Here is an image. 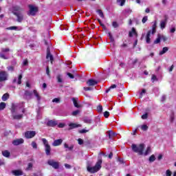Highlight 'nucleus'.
<instances>
[{"mask_svg":"<svg viewBox=\"0 0 176 176\" xmlns=\"http://www.w3.org/2000/svg\"><path fill=\"white\" fill-rule=\"evenodd\" d=\"M118 86L115 84L111 85L108 89L106 90V93H109L111 91V89H116Z\"/></svg>","mask_w":176,"mask_h":176,"instance_id":"7c9ffc66","label":"nucleus"},{"mask_svg":"<svg viewBox=\"0 0 176 176\" xmlns=\"http://www.w3.org/2000/svg\"><path fill=\"white\" fill-rule=\"evenodd\" d=\"M112 25H113V28H118V27H119V24L116 21H113L112 23Z\"/></svg>","mask_w":176,"mask_h":176,"instance_id":"09e8293b","label":"nucleus"},{"mask_svg":"<svg viewBox=\"0 0 176 176\" xmlns=\"http://www.w3.org/2000/svg\"><path fill=\"white\" fill-rule=\"evenodd\" d=\"M0 57L1 58H3L4 60H6V56H5V54L0 53Z\"/></svg>","mask_w":176,"mask_h":176,"instance_id":"69168bd1","label":"nucleus"},{"mask_svg":"<svg viewBox=\"0 0 176 176\" xmlns=\"http://www.w3.org/2000/svg\"><path fill=\"white\" fill-rule=\"evenodd\" d=\"M148 118V113H146L145 114H143L142 116V119L145 120Z\"/></svg>","mask_w":176,"mask_h":176,"instance_id":"052dcab7","label":"nucleus"},{"mask_svg":"<svg viewBox=\"0 0 176 176\" xmlns=\"http://www.w3.org/2000/svg\"><path fill=\"white\" fill-rule=\"evenodd\" d=\"M171 174H172L171 170H166V176H171Z\"/></svg>","mask_w":176,"mask_h":176,"instance_id":"338daca9","label":"nucleus"},{"mask_svg":"<svg viewBox=\"0 0 176 176\" xmlns=\"http://www.w3.org/2000/svg\"><path fill=\"white\" fill-rule=\"evenodd\" d=\"M12 13L16 16V21H18V23H21L24 20V15H23V14L16 12H13Z\"/></svg>","mask_w":176,"mask_h":176,"instance_id":"6e6552de","label":"nucleus"},{"mask_svg":"<svg viewBox=\"0 0 176 176\" xmlns=\"http://www.w3.org/2000/svg\"><path fill=\"white\" fill-rule=\"evenodd\" d=\"M168 39L167 36L164 35H161V40L163 41V42H166Z\"/></svg>","mask_w":176,"mask_h":176,"instance_id":"3c124183","label":"nucleus"},{"mask_svg":"<svg viewBox=\"0 0 176 176\" xmlns=\"http://www.w3.org/2000/svg\"><path fill=\"white\" fill-rule=\"evenodd\" d=\"M36 135V132L35 131H27L25 132V138L30 140L34 138Z\"/></svg>","mask_w":176,"mask_h":176,"instance_id":"7ed1b4c3","label":"nucleus"},{"mask_svg":"<svg viewBox=\"0 0 176 176\" xmlns=\"http://www.w3.org/2000/svg\"><path fill=\"white\" fill-rule=\"evenodd\" d=\"M46 58L47 60H50L51 61V64H53V61L54 60V58H53V55H52V54L50 53V47H47V56H46Z\"/></svg>","mask_w":176,"mask_h":176,"instance_id":"1a4fd4ad","label":"nucleus"},{"mask_svg":"<svg viewBox=\"0 0 176 176\" xmlns=\"http://www.w3.org/2000/svg\"><path fill=\"white\" fill-rule=\"evenodd\" d=\"M17 108V106L14 104V103L12 104L11 107V112L12 113H14L16 112V109Z\"/></svg>","mask_w":176,"mask_h":176,"instance_id":"2f4dec72","label":"nucleus"},{"mask_svg":"<svg viewBox=\"0 0 176 176\" xmlns=\"http://www.w3.org/2000/svg\"><path fill=\"white\" fill-rule=\"evenodd\" d=\"M161 40H162L161 34H158L157 38L154 41V45H157V43H160Z\"/></svg>","mask_w":176,"mask_h":176,"instance_id":"cd10ccee","label":"nucleus"},{"mask_svg":"<svg viewBox=\"0 0 176 176\" xmlns=\"http://www.w3.org/2000/svg\"><path fill=\"white\" fill-rule=\"evenodd\" d=\"M133 35H135V36H138V34L134 28H132L131 31L129 33V36L130 38H133Z\"/></svg>","mask_w":176,"mask_h":176,"instance_id":"2eb2a0df","label":"nucleus"},{"mask_svg":"<svg viewBox=\"0 0 176 176\" xmlns=\"http://www.w3.org/2000/svg\"><path fill=\"white\" fill-rule=\"evenodd\" d=\"M153 82H155V80H157V78L156 77V76L155 74L152 75V78H151Z\"/></svg>","mask_w":176,"mask_h":176,"instance_id":"680f3d73","label":"nucleus"},{"mask_svg":"<svg viewBox=\"0 0 176 176\" xmlns=\"http://www.w3.org/2000/svg\"><path fill=\"white\" fill-rule=\"evenodd\" d=\"M24 97H25V98H31L32 97V91H30L29 90H25L24 93Z\"/></svg>","mask_w":176,"mask_h":176,"instance_id":"6ab92c4d","label":"nucleus"},{"mask_svg":"<svg viewBox=\"0 0 176 176\" xmlns=\"http://www.w3.org/2000/svg\"><path fill=\"white\" fill-rule=\"evenodd\" d=\"M120 67H121V68H125L126 67V63H120Z\"/></svg>","mask_w":176,"mask_h":176,"instance_id":"e2e57ef3","label":"nucleus"},{"mask_svg":"<svg viewBox=\"0 0 176 176\" xmlns=\"http://www.w3.org/2000/svg\"><path fill=\"white\" fill-rule=\"evenodd\" d=\"M32 146L34 148V149H37L38 144H36V142H32Z\"/></svg>","mask_w":176,"mask_h":176,"instance_id":"a18cd8bd","label":"nucleus"},{"mask_svg":"<svg viewBox=\"0 0 176 176\" xmlns=\"http://www.w3.org/2000/svg\"><path fill=\"white\" fill-rule=\"evenodd\" d=\"M146 43H151V30H149L146 34Z\"/></svg>","mask_w":176,"mask_h":176,"instance_id":"4be33fe9","label":"nucleus"},{"mask_svg":"<svg viewBox=\"0 0 176 176\" xmlns=\"http://www.w3.org/2000/svg\"><path fill=\"white\" fill-rule=\"evenodd\" d=\"M73 104L76 108H82L83 105L78 103V99L73 98H72Z\"/></svg>","mask_w":176,"mask_h":176,"instance_id":"4468645a","label":"nucleus"},{"mask_svg":"<svg viewBox=\"0 0 176 176\" xmlns=\"http://www.w3.org/2000/svg\"><path fill=\"white\" fill-rule=\"evenodd\" d=\"M1 98L3 101H8V100L9 99V94H4Z\"/></svg>","mask_w":176,"mask_h":176,"instance_id":"c85d7f7f","label":"nucleus"},{"mask_svg":"<svg viewBox=\"0 0 176 176\" xmlns=\"http://www.w3.org/2000/svg\"><path fill=\"white\" fill-rule=\"evenodd\" d=\"M33 93L35 97L36 98L38 102H41V96L39 95V93H38V91H36V89H34Z\"/></svg>","mask_w":176,"mask_h":176,"instance_id":"aec40b11","label":"nucleus"},{"mask_svg":"<svg viewBox=\"0 0 176 176\" xmlns=\"http://www.w3.org/2000/svg\"><path fill=\"white\" fill-rule=\"evenodd\" d=\"M7 30H17V26H11L7 28Z\"/></svg>","mask_w":176,"mask_h":176,"instance_id":"bf43d9fd","label":"nucleus"},{"mask_svg":"<svg viewBox=\"0 0 176 176\" xmlns=\"http://www.w3.org/2000/svg\"><path fill=\"white\" fill-rule=\"evenodd\" d=\"M113 137H116V133L112 131H109V138L112 140Z\"/></svg>","mask_w":176,"mask_h":176,"instance_id":"b1692460","label":"nucleus"},{"mask_svg":"<svg viewBox=\"0 0 176 176\" xmlns=\"http://www.w3.org/2000/svg\"><path fill=\"white\" fill-rule=\"evenodd\" d=\"M98 82L97 80H95L94 79H89L87 81V86H96Z\"/></svg>","mask_w":176,"mask_h":176,"instance_id":"f8f14e48","label":"nucleus"},{"mask_svg":"<svg viewBox=\"0 0 176 176\" xmlns=\"http://www.w3.org/2000/svg\"><path fill=\"white\" fill-rule=\"evenodd\" d=\"M58 127L59 129H63V127H65V124H64V123H59V124H58Z\"/></svg>","mask_w":176,"mask_h":176,"instance_id":"5fc2aeb1","label":"nucleus"},{"mask_svg":"<svg viewBox=\"0 0 176 176\" xmlns=\"http://www.w3.org/2000/svg\"><path fill=\"white\" fill-rule=\"evenodd\" d=\"M164 20H162L160 21L161 30H164V28H166V25H167V21H168V15H164Z\"/></svg>","mask_w":176,"mask_h":176,"instance_id":"423d86ee","label":"nucleus"},{"mask_svg":"<svg viewBox=\"0 0 176 176\" xmlns=\"http://www.w3.org/2000/svg\"><path fill=\"white\" fill-rule=\"evenodd\" d=\"M32 167H34V164L32 162H30L28 164V167L26 168L27 171H30V170H32Z\"/></svg>","mask_w":176,"mask_h":176,"instance_id":"c756f323","label":"nucleus"},{"mask_svg":"<svg viewBox=\"0 0 176 176\" xmlns=\"http://www.w3.org/2000/svg\"><path fill=\"white\" fill-rule=\"evenodd\" d=\"M12 174L15 176H20V175H23L24 173L21 170H12Z\"/></svg>","mask_w":176,"mask_h":176,"instance_id":"ddd939ff","label":"nucleus"},{"mask_svg":"<svg viewBox=\"0 0 176 176\" xmlns=\"http://www.w3.org/2000/svg\"><path fill=\"white\" fill-rule=\"evenodd\" d=\"M21 79H23V75L20 74L18 77V85H21Z\"/></svg>","mask_w":176,"mask_h":176,"instance_id":"79ce46f5","label":"nucleus"},{"mask_svg":"<svg viewBox=\"0 0 176 176\" xmlns=\"http://www.w3.org/2000/svg\"><path fill=\"white\" fill-rule=\"evenodd\" d=\"M47 164L53 167V168H55V170L60 168V164L54 160H49L47 161Z\"/></svg>","mask_w":176,"mask_h":176,"instance_id":"20e7f679","label":"nucleus"},{"mask_svg":"<svg viewBox=\"0 0 176 176\" xmlns=\"http://www.w3.org/2000/svg\"><path fill=\"white\" fill-rule=\"evenodd\" d=\"M12 10L13 12H15L16 13H17V12H23V10H24L19 6H15L12 7Z\"/></svg>","mask_w":176,"mask_h":176,"instance_id":"f3484780","label":"nucleus"},{"mask_svg":"<svg viewBox=\"0 0 176 176\" xmlns=\"http://www.w3.org/2000/svg\"><path fill=\"white\" fill-rule=\"evenodd\" d=\"M97 111L99 113H101V112H102V105H98L97 107Z\"/></svg>","mask_w":176,"mask_h":176,"instance_id":"a19ab883","label":"nucleus"},{"mask_svg":"<svg viewBox=\"0 0 176 176\" xmlns=\"http://www.w3.org/2000/svg\"><path fill=\"white\" fill-rule=\"evenodd\" d=\"M6 108V103L1 102L0 103V111H3Z\"/></svg>","mask_w":176,"mask_h":176,"instance_id":"72a5a7b5","label":"nucleus"},{"mask_svg":"<svg viewBox=\"0 0 176 176\" xmlns=\"http://www.w3.org/2000/svg\"><path fill=\"white\" fill-rule=\"evenodd\" d=\"M83 89L85 91H90L93 90V88L91 87H84Z\"/></svg>","mask_w":176,"mask_h":176,"instance_id":"37998d69","label":"nucleus"},{"mask_svg":"<svg viewBox=\"0 0 176 176\" xmlns=\"http://www.w3.org/2000/svg\"><path fill=\"white\" fill-rule=\"evenodd\" d=\"M150 152H151V146H148L144 153V156H147V155H149Z\"/></svg>","mask_w":176,"mask_h":176,"instance_id":"58836bf2","label":"nucleus"},{"mask_svg":"<svg viewBox=\"0 0 176 176\" xmlns=\"http://www.w3.org/2000/svg\"><path fill=\"white\" fill-rule=\"evenodd\" d=\"M1 52H2V53H8V52H10V49H9V48H2Z\"/></svg>","mask_w":176,"mask_h":176,"instance_id":"8fccbe9b","label":"nucleus"},{"mask_svg":"<svg viewBox=\"0 0 176 176\" xmlns=\"http://www.w3.org/2000/svg\"><path fill=\"white\" fill-rule=\"evenodd\" d=\"M145 93H146V90L145 89H143L140 93L139 98H142V94H145Z\"/></svg>","mask_w":176,"mask_h":176,"instance_id":"49530a36","label":"nucleus"},{"mask_svg":"<svg viewBox=\"0 0 176 176\" xmlns=\"http://www.w3.org/2000/svg\"><path fill=\"white\" fill-rule=\"evenodd\" d=\"M80 113V110H76L72 113V116H77Z\"/></svg>","mask_w":176,"mask_h":176,"instance_id":"c9c22d12","label":"nucleus"},{"mask_svg":"<svg viewBox=\"0 0 176 176\" xmlns=\"http://www.w3.org/2000/svg\"><path fill=\"white\" fill-rule=\"evenodd\" d=\"M69 130H72L73 129H76L77 127H79V125H78L77 124L75 123H70L69 124Z\"/></svg>","mask_w":176,"mask_h":176,"instance_id":"bb28decb","label":"nucleus"},{"mask_svg":"<svg viewBox=\"0 0 176 176\" xmlns=\"http://www.w3.org/2000/svg\"><path fill=\"white\" fill-rule=\"evenodd\" d=\"M146 21H148V16H144L142 19V23H143V24H145Z\"/></svg>","mask_w":176,"mask_h":176,"instance_id":"c03bdc74","label":"nucleus"},{"mask_svg":"<svg viewBox=\"0 0 176 176\" xmlns=\"http://www.w3.org/2000/svg\"><path fill=\"white\" fill-rule=\"evenodd\" d=\"M45 146V154L47 156H50V151H52V148L50 144H47Z\"/></svg>","mask_w":176,"mask_h":176,"instance_id":"412c9836","label":"nucleus"},{"mask_svg":"<svg viewBox=\"0 0 176 176\" xmlns=\"http://www.w3.org/2000/svg\"><path fill=\"white\" fill-rule=\"evenodd\" d=\"M63 144V139H58L54 141L52 143L53 146H59Z\"/></svg>","mask_w":176,"mask_h":176,"instance_id":"dca6fc26","label":"nucleus"},{"mask_svg":"<svg viewBox=\"0 0 176 176\" xmlns=\"http://www.w3.org/2000/svg\"><path fill=\"white\" fill-rule=\"evenodd\" d=\"M141 129L143 131H146L148 130V125L143 124V125H142Z\"/></svg>","mask_w":176,"mask_h":176,"instance_id":"4c0bfd02","label":"nucleus"},{"mask_svg":"<svg viewBox=\"0 0 176 176\" xmlns=\"http://www.w3.org/2000/svg\"><path fill=\"white\" fill-rule=\"evenodd\" d=\"M155 160H156V157H155V155H152L148 158V161L150 162V163H153Z\"/></svg>","mask_w":176,"mask_h":176,"instance_id":"473e14b6","label":"nucleus"},{"mask_svg":"<svg viewBox=\"0 0 176 176\" xmlns=\"http://www.w3.org/2000/svg\"><path fill=\"white\" fill-rule=\"evenodd\" d=\"M109 37L111 42H113V41H115V39L113 38V36H112V34H111V32H109Z\"/></svg>","mask_w":176,"mask_h":176,"instance_id":"6e6d98bb","label":"nucleus"},{"mask_svg":"<svg viewBox=\"0 0 176 176\" xmlns=\"http://www.w3.org/2000/svg\"><path fill=\"white\" fill-rule=\"evenodd\" d=\"M157 27V22L155 21L153 23V25H152V31H151V34H152L153 35L154 34H156V28Z\"/></svg>","mask_w":176,"mask_h":176,"instance_id":"a211bd4d","label":"nucleus"},{"mask_svg":"<svg viewBox=\"0 0 176 176\" xmlns=\"http://www.w3.org/2000/svg\"><path fill=\"white\" fill-rule=\"evenodd\" d=\"M12 118L15 120H20V119H22L23 118V114L14 115L12 116Z\"/></svg>","mask_w":176,"mask_h":176,"instance_id":"a878e982","label":"nucleus"},{"mask_svg":"<svg viewBox=\"0 0 176 176\" xmlns=\"http://www.w3.org/2000/svg\"><path fill=\"white\" fill-rule=\"evenodd\" d=\"M101 164H102V160L100 159L98 160L94 166H90V165H88L87 166V170L88 173H91V174H94L95 173H97L98 171H100V170H101Z\"/></svg>","mask_w":176,"mask_h":176,"instance_id":"f257e3e1","label":"nucleus"},{"mask_svg":"<svg viewBox=\"0 0 176 176\" xmlns=\"http://www.w3.org/2000/svg\"><path fill=\"white\" fill-rule=\"evenodd\" d=\"M78 141L79 145H82V144H83V140L79 138V139L78 140Z\"/></svg>","mask_w":176,"mask_h":176,"instance_id":"774afa93","label":"nucleus"},{"mask_svg":"<svg viewBox=\"0 0 176 176\" xmlns=\"http://www.w3.org/2000/svg\"><path fill=\"white\" fill-rule=\"evenodd\" d=\"M52 102H56V104H58L60 102V98H55L52 100Z\"/></svg>","mask_w":176,"mask_h":176,"instance_id":"603ef678","label":"nucleus"},{"mask_svg":"<svg viewBox=\"0 0 176 176\" xmlns=\"http://www.w3.org/2000/svg\"><path fill=\"white\" fill-rule=\"evenodd\" d=\"M67 76H69V78H70V79H74L75 78V76H74L72 74L68 72L67 74Z\"/></svg>","mask_w":176,"mask_h":176,"instance_id":"4d7b16f0","label":"nucleus"},{"mask_svg":"<svg viewBox=\"0 0 176 176\" xmlns=\"http://www.w3.org/2000/svg\"><path fill=\"white\" fill-rule=\"evenodd\" d=\"M43 141V144L45 145V146H46V145H49V142H47V140L43 138L41 139Z\"/></svg>","mask_w":176,"mask_h":176,"instance_id":"de8ad7c7","label":"nucleus"},{"mask_svg":"<svg viewBox=\"0 0 176 176\" xmlns=\"http://www.w3.org/2000/svg\"><path fill=\"white\" fill-rule=\"evenodd\" d=\"M97 13H98L100 17H101L102 19H104V12H102V10H98Z\"/></svg>","mask_w":176,"mask_h":176,"instance_id":"e433bc0d","label":"nucleus"},{"mask_svg":"<svg viewBox=\"0 0 176 176\" xmlns=\"http://www.w3.org/2000/svg\"><path fill=\"white\" fill-rule=\"evenodd\" d=\"M46 74L47 76L50 77V69H49V66L46 67Z\"/></svg>","mask_w":176,"mask_h":176,"instance_id":"864d4df0","label":"nucleus"},{"mask_svg":"<svg viewBox=\"0 0 176 176\" xmlns=\"http://www.w3.org/2000/svg\"><path fill=\"white\" fill-rule=\"evenodd\" d=\"M167 52H168V47H164L162 48V50L161 52H160V55L163 56V54L167 53Z\"/></svg>","mask_w":176,"mask_h":176,"instance_id":"5701e85b","label":"nucleus"},{"mask_svg":"<svg viewBox=\"0 0 176 176\" xmlns=\"http://www.w3.org/2000/svg\"><path fill=\"white\" fill-rule=\"evenodd\" d=\"M79 133H80V134H84L85 133H87V130L82 129V130L79 131Z\"/></svg>","mask_w":176,"mask_h":176,"instance_id":"0e129e2a","label":"nucleus"},{"mask_svg":"<svg viewBox=\"0 0 176 176\" xmlns=\"http://www.w3.org/2000/svg\"><path fill=\"white\" fill-rule=\"evenodd\" d=\"M132 151L135 152V153H138L140 156H142L144 155V149L145 148V144H140L138 146L137 144L131 145Z\"/></svg>","mask_w":176,"mask_h":176,"instance_id":"f03ea898","label":"nucleus"},{"mask_svg":"<svg viewBox=\"0 0 176 176\" xmlns=\"http://www.w3.org/2000/svg\"><path fill=\"white\" fill-rule=\"evenodd\" d=\"M28 8L30 9V11L28 14L29 16H35V14H36V12H38V7H34L32 5H29Z\"/></svg>","mask_w":176,"mask_h":176,"instance_id":"39448f33","label":"nucleus"},{"mask_svg":"<svg viewBox=\"0 0 176 176\" xmlns=\"http://www.w3.org/2000/svg\"><path fill=\"white\" fill-rule=\"evenodd\" d=\"M57 124H58V122L56 120H50L47 122V126L48 127H56Z\"/></svg>","mask_w":176,"mask_h":176,"instance_id":"9b49d317","label":"nucleus"},{"mask_svg":"<svg viewBox=\"0 0 176 176\" xmlns=\"http://www.w3.org/2000/svg\"><path fill=\"white\" fill-rule=\"evenodd\" d=\"M8 76H9V74H8V72H6V71H1L0 82H5V80H8Z\"/></svg>","mask_w":176,"mask_h":176,"instance_id":"0eeeda50","label":"nucleus"},{"mask_svg":"<svg viewBox=\"0 0 176 176\" xmlns=\"http://www.w3.org/2000/svg\"><path fill=\"white\" fill-rule=\"evenodd\" d=\"M21 144H24V139L23 138L16 139L12 141V145H14L15 146L21 145Z\"/></svg>","mask_w":176,"mask_h":176,"instance_id":"9d476101","label":"nucleus"},{"mask_svg":"<svg viewBox=\"0 0 176 176\" xmlns=\"http://www.w3.org/2000/svg\"><path fill=\"white\" fill-rule=\"evenodd\" d=\"M104 118H109V111H104Z\"/></svg>","mask_w":176,"mask_h":176,"instance_id":"13d9d810","label":"nucleus"},{"mask_svg":"<svg viewBox=\"0 0 176 176\" xmlns=\"http://www.w3.org/2000/svg\"><path fill=\"white\" fill-rule=\"evenodd\" d=\"M64 148H67L69 151H72V149H74V146L72 145V146H69L67 143H65Z\"/></svg>","mask_w":176,"mask_h":176,"instance_id":"f704fd0d","label":"nucleus"},{"mask_svg":"<svg viewBox=\"0 0 176 176\" xmlns=\"http://www.w3.org/2000/svg\"><path fill=\"white\" fill-rule=\"evenodd\" d=\"M84 122H85V123H87L88 124H91L92 120H91V119H89V118H85L84 120Z\"/></svg>","mask_w":176,"mask_h":176,"instance_id":"ea45409f","label":"nucleus"},{"mask_svg":"<svg viewBox=\"0 0 176 176\" xmlns=\"http://www.w3.org/2000/svg\"><path fill=\"white\" fill-rule=\"evenodd\" d=\"M2 155L4 156V157H9L10 156V152L8 150H5L2 151Z\"/></svg>","mask_w":176,"mask_h":176,"instance_id":"393cba45","label":"nucleus"}]
</instances>
